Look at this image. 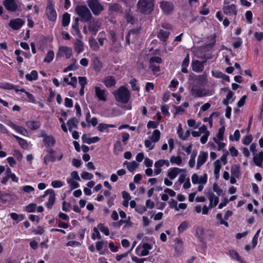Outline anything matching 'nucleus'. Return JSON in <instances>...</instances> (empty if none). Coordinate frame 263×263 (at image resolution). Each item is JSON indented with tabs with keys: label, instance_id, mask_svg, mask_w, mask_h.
I'll return each mask as SVG.
<instances>
[{
	"label": "nucleus",
	"instance_id": "nucleus-1",
	"mask_svg": "<svg viewBox=\"0 0 263 263\" xmlns=\"http://www.w3.org/2000/svg\"><path fill=\"white\" fill-rule=\"evenodd\" d=\"M75 12L79 15L81 21L86 23L92 18V16L88 8L84 5H78L75 8Z\"/></svg>",
	"mask_w": 263,
	"mask_h": 263
},
{
	"label": "nucleus",
	"instance_id": "nucleus-2",
	"mask_svg": "<svg viewBox=\"0 0 263 263\" xmlns=\"http://www.w3.org/2000/svg\"><path fill=\"white\" fill-rule=\"evenodd\" d=\"M114 95L116 101L122 103H127L130 97L129 90L123 86L115 91Z\"/></svg>",
	"mask_w": 263,
	"mask_h": 263
},
{
	"label": "nucleus",
	"instance_id": "nucleus-3",
	"mask_svg": "<svg viewBox=\"0 0 263 263\" xmlns=\"http://www.w3.org/2000/svg\"><path fill=\"white\" fill-rule=\"evenodd\" d=\"M137 6L139 12L149 13L153 9L154 0H139Z\"/></svg>",
	"mask_w": 263,
	"mask_h": 263
},
{
	"label": "nucleus",
	"instance_id": "nucleus-4",
	"mask_svg": "<svg viewBox=\"0 0 263 263\" xmlns=\"http://www.w3.org/2000/svg\"><path fill=\"white\" fill-rule=\"evenodd\" d=\"M87 3L92 12L95 15H99L104 10L103 6L97 0H87Z\"/></svg>",
	"mask_w": 263,
	"mask_h": 263
},
{
	"label": "nucleus",
	"instance_id": "nucleus-5",
	"mask_svg": "<svg viewBox=\"0 0 263 263\" xmlns=\"http://www.w3.org/2000/svg\"><path fill=\"white\" fill-rule=\"evenodd\" d=\"M223 13L227 15L230 19H235L236 18L237 11L236 6L234 4H229L224 2L223 7Z\"/></svg>",
	"mask_w": 263,
	"mask_h": 263
},
{
	"label": "nucleus",
	"instance_id": "nucleus-6",
	"mask_svg": "<svg viewBox=\"0 0 263 263\" xmlns=\"http://www.w3.org/2000/svg\"><path fill=\"white\" fill-rule=\"evenodd\" d=\"M101 25V23L98 19L92 17V18L88 22L87 27L89 31L92 35H96Z\"/></svg>",
	"mask_w": 263,
	"mask_h": 263
},
{
	"label": "nucleus",
	"instance_id": "nucleus-7",
	"mask_svg": "<svg viewBox=\"0 0 263 263\" xmlns=\"http://www.w3.org/2000/svg\"><path fill=\"white\" fill-rule=\"evenodd\" d=\"M191 95L194 97H202L206 96H211L213 93L206 89L194 86L192 88Z\"/></svg>",
	"mask_w": 263,
	"mask_h": 263
},
{
	"label": "nucleus",
	"instance_id": "nucleus-8",
	"mask_svg": "<svg viewBox=\"0 0 263 263\" xmlns=\"http://www.w3.org/2000/svg\"><path fill=\"white\" fill-rule=\"evenodd\" d=\"M72 49L71 47L66 46H60L57 57L59 58L65 57L67 59H70L72 55Z\"/></svg>",
	"mask_w": 263,
	"mask_h": 263
},
{
	"label": "nucleus",
	"instance_id": "nucleus-9",
	"mask_svg": "<svg viewBox=\"0 0 263 263\" xmlns=\"http://www.w3.org/2000/svg\"><path fill=\"white\" fill-rule=\"evenodd\" d=\"M49 195L48 202L46 203V206L49 209H51L55 201V194L53 190L51 189L47 190L45 192L43 195L40 196L41 201H43V198Z\"/></svg>",
	"mask_w": 263,
	"mask_h": 263
},
{
	"label": "nucleus",
	"instance_id": "nucleus-10",
	"mask_svg": "<svg viewBox=\"0 0 263 263\" xmlns=\"http://www.w3.org/2000/svg\"><path fill=\"white\" fill-rule=\"evenodd\" d=\"M46 14L48 18L52 22H55L57 20V12L54 8V6L50 1H48L46 10Z\"/></svg>",
	"mask_w": 263,
	"mask_h": 263
},
{
	"label": "nucleus",
	"instance_id": "nucleus-11",
	"mask_svg": "<svg viewBox=\"0 0 263 263\" xmlns=\"http://www.w3.org/2000/svg\"><path fill=\"white\" fill-rule=\"evenodd\" d=\"M162 59L158 57H154L149 60V68L154 72L160 71L159 64L161 63Z\"/></svg>",
	"mask_w": 263,
	"mask_h": 263
},
{
	"label": "nucleus",
	"instance_id": "nucleus-12",
	"mask_svg": "<svg viewBox=\"0 0 263 263\" xmlns=\"http://www.w3.org/2000/svg\"><path fill=\"white\" fill-rule=\"evenodd\" d=\"M192 182L194 184H206L208 180V176L206 174H204L202 176H198L196 173H194L191 177Z\"/></svg>",
	"mask_w": 263,
	"mask_h": 263
},
{
	"label": "nucleus",
	"instance_id": "nucleus-13",
	"mask_svg": "<svg viewBox=\"0 0 263 263\" xmlns=\"http://www.w3.org/2000/svg\"><path fill=\"white\" fill-rule=\"evenodd\" d=\"M170 164V161L168 160L159 159L156 161L154 164V167L155 168L154 170L155 174L157 175L160 174L162 171L161 167L164 165L168 167Z\"/></svg>",
	"mask_w": 263,
	"mask_h": 263
},
{
	"label": "nucleus",
	"instance_id": "nucleus-14",
	"mask_svg": "<svg viewBox=\"0 0 263 263\" xmlns=\"http://www.w3.org/2000/svg\"><path fill=\"white\" fill-rule=\"evenodd\" d=\"M95 92L99 101L105 102L107 100L108 93L106 89H101L99 87L96 86L95 88Z\"/></svg>",
	"mask_w": 263,
	"mask_h": 263
},
{
	"label": "nucleus",
	"instance_id": "nucleus-15",
	"mask_svg": "<svg viewBox=\"0 0 263 263\" xmlns=\"http://www.w3.org/2000/svg\"><path fill=\"white\" fill-rule=\"evenodd\" d=\"M208 157V153L203 151H201L197 157L196 169L199 170L200 167L205 163Z\"/></svg>",
	"mask_w": 263,
	"mask_h": 263
},
{
	"label": "nucleus",
	"instance_id": "nucleus-16",
	"mask_svg": "<svg viewBox=\"0 0 263 263\" xmlns=\"http://www.w3.org/2000/svg\"><path fill=\"white\" fill-rule=\"evenodd\" d=\"M185 170L178 167L170 168L168 171L167 176L170 180L174 179L181 172H185Z\"/></svg>",
	"mask_w": 263,
	"mask_h": 263
},
{
	"label": "nucleus",
	"instance_id": "nucleus-17",
	"mask_svg": "<svg viewBox=\"0 0 263 263\" xmlns=\"http://www.w3.org/2000/svg\"><path fill=\"white\" fill-rule=\"evenodd\" d=\"M206 61L200 62L198 60H193L192 62V67L193 71L197 72H201L204 68V65Z\"/></svg>",
	"mask_w": 263,
	"mask_h": 263
},
{
	"label": "nucleus",
	"instance_id": "nucleus-18",
	"mask_svg": "<svg viewBox=\"0 0 263 263\" xmlns=\"http://www.w3.org/2000/svg\"><path fill=\"white\" fill-rule=\"evenodd\" d=\"M24 24V22L21 18H15L11 20L9 23V26L13 30H18Z\"/></svg>",
	"mask_w": 263,
	"mask_h": 263
},
{
	"label": "nucleus",
	"instance_id": "nucleus-19",
	"mask_svg": "<svg viewBox=\"0 0 263 263\" xmlns=\"http://www.w3.org/2000/svg\"><path fill=\"white\" fill-rule=\"evenodd\" d=\"M208 197L210 201L209 208L211 209L215 207L219 202L218 197L212 192L208 193Z\"/></svg>",
	"mask_w": 263,
	"mask_h": 263
},
{
	"label": "nucleus",
	"instance_id": "nucleus-20",
	"mask_svg": "<svg viewBox=\"0 0 263 263\" xmlns=\"http://www.w3.org/2000/svg\"><path fill=\"white\" fill-rule=\"evenodd\" d=\"M4 5L8 11L14 12L17 9V5L15 0H5Z\"/></svg>",
	"mask_w": 263,
	"mask_h": 263
},
{
	"label": "nucleus",
	"instance_id": "nucleus-21",
	"mask_svg": "<svg viewBox=\"0 0 263 263\" xmlns=\"http://www.w3.org/2000/svg\"><path fill=\"white\" fill-rule=\"evenodd\" d=\"M43 137H44L43 142L46 147H49L54 145L55 140L52 136L45 134Z\"/></svg>",
	"mask_w": 263,
	"mask_h": 263
},
{
	"label": "nucleus",
	"instance_id": "nucleus-22",
	"mask_svg": "<svg viewBox=\"0 0 263 263\" xmlns=\"http://www.w3.org/2000/svg\"><path fill=\"white\" fill-rule=\"evenodd\" d=\"M160 7L162 8L163 11L168 14L173 11L174 8L173 5L168 2L163 1L160 3Z\"/></svg>",
	"mask_w": 263,
	"mask_h": 263
},
{
	"label": "nucleus",
	"instance_id": "nucleus-23",
	"mask_svg": "<svg viewBox=\"0 0 263 263\" xmlns=\"http://www.w3.org/2000/svg\"><path fill=\"white\" fill-rule=\"evenodd\" d=\"M174 248L175 252L177 255H179L182 252L183 243L182 240L178 238H176L174 239Z\"/></svg>",
	"mask_w": 263,
	"mask_h": 263
},
{
	"label": "nucleus",
	"instance_id": "nucleus-24",
	"mask_svg": "<svg viewBox=\"0 0 263 263\" xmlns=\"http://www.w3.org/2000/svg\"><path fill=\"white\" fill-rule=\"evenodd\" d=\"M103 82L106 87L115 86L116 84L115 78L110 76L105 77Z\"/></svg>",
	"mask_w": 263,
	"mask_h": 263
},
{
	"label": "nucleus",
	"instance_id": "nucleus-25",
	"mask_svg": "<svg viewBox=\"0 0 263 263\" xmlns=\"http://www.w3.org/2000/svg\"><path fill=\"white\" fill-rule=\"evenodd\" d=\"M253 161L256 165L261 167L263 161V152H260L255 154L253 157Z\"/></svg>",
	"mask_w": 263,
	"mask_h": 263
},
{
	"label": "nucleus",
	"instance_id": "nucleus-26",
	"mask_svg": "<svg viewBox=\"0 0 263 263\" xmlns=\"http://www.w3.org/2000/svg\"><path fill=\"white\" fill-rule=\"evenodd\" d=\"M231 177L239 178L241 176L240 167L238 165H233L231 167Z\"/></svg>",
	"mask_w": 263,
	"mask_h": 263
},
{
	"label": "nucleus",
	"instance_id": "nucleus-27",
	"mask_svg": "<svg viewBox=\"0 0 263 263\" xmlns=\"http://www.w3.org/2000/svg\"><path fill=\"white\" fill-rule=\"evenodd\" d=\"M74 48L75 51L78 53H80L84 50V43L80 40H77L74 44Z\"/></svg>",
	"mask_w": 263,
	"mask_h": 263
},
{
	"label": "nucleus",
	"instance_id": "nucleus-28",
	"mask_svg": "<svg viewBox=\"0 0 263 263\" xmlns=\"http://www.w3.org/2000/svg\"><path fill=\"white\" fill-rule=\"evenodd\" d=\"M143 250L141 251L140 254L138 255L141 256H146L149 254V250L152 248V246L148 243H144L142 245Z\"/></svg>",
	"mask_w": 263,
	"mask_h": 263
},
{
	"label": "nucleus",
	"instance_id": "nucleus-29",
	"mask_svg": "<svg viewBox=\"0 0 263 263\" xmlns=\"http://www.w3.org/2000/svg\"><path fill=\"white\" fill-rule=\"evenodd\" d=\"M190 63V58L189 54H187L185 58L184 59L182 63V68L181 71L183 73H187L188 72V70L187 69V67H188Z\"/></svg>",
	"mask_w": 263,
	"mask_h": 263
},
{
	"label": "nucleus",
	"instance_id": "nucleus-30",
	"mask_svg": "<svg viewBox=\"0 0 263 263\" xmlns=\"http://www.w3.org/2000/svg\"><path fill=\"white\" fill-rule=\"evenodd\" d=\"M82 139L84 142L90 144L98 142L100 140V138L98 137H93L92 138H88L86 136L83 135L82 137Z\"/></svg>",
	"mask_w": 263,
	"mask_h": 263
},
{
	"label": "nucleus",
	"instance_id": "nucleus-31",
	"mask_svg": "<svg viewBox=\"0 0 263 263\" xmlns=\"http://www.w3.org/2000/svg\"><path fill=\"white\" fill-rule=\"evenodd\" d=\"M195 236L201 241H203L205 239L204 231L201 227H197L196 229Z\"/></svg>",
	"mask_w": 263,
	"mask_h": 263
},
{
	"label": "nucleus",
	"instance_id": "nucleus-32",
	"mask_svg": "<svg viewBox=\"0 0 263 263\" xmlns=\"http://www.w3.org/2000/svg\"><path fill=\"white\" fill-rule=\"evenodd\" d=\"M78 121L77 120L76 118H72L68 120L67 122V124L69 128V130L72 132L73 128H77V123Z\"/></svg>",
	"mask_w": 263,
	"mask_h": 263
},
{
	"label": "nucleus",
	"instance_id": "nucleus-33",
	"mask_svg": "<svg viewBox=\"0 0 263 263\" xmlns=\"http://www.w3.org/2000/svg\"><path fill=\"white\" fill-rule=\"evenodd\" d=\"M170 33L168 31L161 30L157 34V37L161 41L165 42L168 38Z\"/></svg>",
	"mask_w": 263,
	"mask_h": 263
},
{
	"label": "nucleus",
	"instance_id": "nucleus-34",
	"mask_svg": "<svg viewBox=\"0 0 263 263\" xmlns=\"http://www.w3.org/2000/svg\"><path fill=\"white\" fill-rule=\"evenodd\" d=\"M26 79L29 81L36 80L38 78V73L36 70H32L30 73L26 74Z\"/></svg>",
	"mask_w": 263,
	"mask_h": 263
},
{
	"label": "nucleus",
	"instance_id": "nucleus-35",
	"mask_svg": "<svg viewBox=\"0 0 263 263\" xmlns=\"http://www.w3.org/2000/svg\"><path fill=\"white\" fill-rule=\"evenodd\" d=\"M170 162L172 164H176L179 166L182 165V160L180 156H172L170 158Z\"/></svg>",
	"mask_w": 263,
	"mask_h": 263
},
{
	"label": "nucleus",
	"instance_id": "nucleus-36",
	"mask_svg": "<svg viewBox=\"0 0 263 263\" xmlns=\"http://www.w3.org/2000/svg\"><path fill=\"white\" fill-rule=\"evenodd\" d=\"M13 136L17 140L18 144L23 148H27L28 145L26 140L14 135H13Z\"/></svg>",
	"mask_w": 263,
	"mask_h": 263
},
{
	"label": "nucleus",
	"instance_id": "nucleus-37",
	"mask_svg": "<svg viewBox=\"0 0 263 263\" xmlns=\"http://www.w3.org/2000/svg\"><path fill=\"white\" fill-rule=\"evenodd\" d=\"M160 132L158 129L154 130L151 137V140L154 143L157 142L160 139Z\"/></svg>",
	"mask_w": 263,
	"mask_h": 263
},
{
	"label": "nucleus",
	"instance_id": "nucleus-38",
	"mask_svg": "<svg viewBox=\"0 0 263 263\" xmlns=\"http://www.w3.org/2000/svg\"><path fill=\"white\" fill-rule=\"evenodd\" d=\"M28 127L31 130L38 129L40 127L39 122L34 121H29L27 122Z\"/></svg>",
	"mask_w": 263,
	"mask_h": 263
},
{
	"label": "nucleus",
	"instance_id": "nucleus-39",
	"mask_svg": "<svg viewBox=\"0 0 263 263\" xmlns=\"http://www.w3.org/2000/svg\"><path fill=\"white\" fill-rule=\"evenodd\" d=\"M214 174L216 178H218L219 174L221 168V164L220 163V160H217L214 163Z\"/></svg>",
	"mask_w": 263,
	"mask_h": 263
},
{
	"label": "nucleus",
	"instance_id": "nucleus-40",
	"mask_svg": "<svg viewBox=\"0 0 263 263\" xmlns=\"http://www.w3.org/2000/svg\"><path fill=\"white\" fill-rule=\"evenodd\" d=\"M54 56V53L52 50L48 51L44 60V62L46 63L51 62L53 60Z\"/></svg>",
	"mask_w": 263,
	"mask_h": 263
},
{
	"label": "nucleus",
	"instance_id": "nucleus-41",
	"mask_svg": "<svg viewBox=\"0 0 263 263\" xmlns=\"http://www.w3.org/2000/svg\"><path fill=\"white\" fill-rule=\"evenodd\" d=\"M70 21V15L68 13H65L63 14L62 17V25L63 26H67L69 25Z\"/></svg>",
	"mask_w": 263,
	"mask_h": 263
},
{
	"label": "nucleus",
	"instance_id": "nucleus-42",
	"mask_svg": "<svg viewBox=\"0 0 263 263\" xmlns=\"http://www.w3.org/2000/svg\"><path fill=\"white\" fill-rule=\"evenodd\" d=\"M189 227V223L186 221H183L178 227L179 233H182Z\"/></svg>",
	"mask_w": 263,
	"mask_h": 263
},
{
	"label": "nucleus",
	"instance_id": "nucleus-43",
	"mask_svg": "<svg viewBox=\"0 0 263 263\" xmlns=\"http://www.w3.org/2000/svg\"><path fill=\"white\" fill-rule=\"evenodd\" d=\"M89 43L90 47L93 50H97L99 49V45L98 43L93 37H90L89 40Z\"/></svg>",
	"mask_w": 263,
	"mask_h": 263
},
{
	"label": "nucleus",
	"instance_id": "nucleus-44",
	"mask_svg": "<svg viewBox=\"0 0 263 263\" xmlns=\"http://www.w3.org/2000/svg\"><path fill=\"white\" fill-rule=\"evenodd\" d=\"M213 140L218 145V151L223 150V151H224V150H223V149L224 147L226 144L222 142V140H218L216 137L213 138Z\"/></svg>",
	"mask_w": 263,
	"mask_h": 263
},
{
	"label": "nucleus",
	"instance_id": "nucleus-45",
	"mask_svg": "<svg viewBox=\"0 0 263 263\" xmlns=\"http://www.w3.org/2000/svg\"><path fill=\"white\" fill-rule=\"evenodd\" d=\"M138 165L139 164L138 163H137L135 161H133L132 162H130V163L128 164L127 168L129 172H133L136 170V169L138 167Z\"/></svg>",
	"mask_w": 263,
	"mask_h": 263
},
{
	"label": "nucleus",
	"instance_id": "nucleus-46",
	"mask_svg": "<svg viewBox=\"0 0 263 263\" xmlns=\"http://www.w3.org/2000/svg\"><path fill=\"white\" fill-rule=\"evenodd\" d=\"M114 152L115 154H118L119 152L122 151V144L120 141H117L114 144Z\"/></svg>",
	"mask_w": 263,
	"mask_h": 263
},
{
	"label": "nucleus",
	"instance_id": "nucleus-47",
	"mask_svg": "<svg viewBox=\"0 0 263 263\" xmlns=\"http://www.w3.org/2000/svg\"><path fill=\"white\" fill-rule=\"evenodd\" d=\"M98 228L106 236H108L109 235V230L108 228L106 227H105L103 224H99L98 225Z\"/></svg>",
	"mask_w": 263,
	"mask_h": 263
},
{
	"label": "nucleus",
	"instance_id": "nucleus-48",
	"mask_svg": "<svg viewBox=\"0 0 263 263\" xmlns=\"http://www.w3.org/2000/svg\"><path fill=\"white\" fill-rule=\"evenodd\" d=\"M16 92L21 91V92H24L26 95L28 99L31 102H32L33 103H34L35 102V99L34 97L33 96V95L31 94L30 93L26 91L25 89H18V90H16Z\"/></svg>",
	"mask_w": 263,
	"mask_h": 263
},
{
	"label": "nucleus",
	"instance_id": "nucleus-49",
	"mask_svg": "<svg viewBox=\"0 0 263 263\" xmlns=\"http://www.w3.org/2000/svg\"><path fill=\"white\" fill-rule=\"evenodd\" d=\"M67 183L69 184V185L71 187L72 189H74L79 187V184L75 181L74 179L72 178H67Z\"/></svg>",
	"mask_w": 263,
	"mask_h": 263
},
{
	"label": "nucleus",
	"instance_id": "nucleus-50",
	"mask_svg": "<svg viewBox=\"0 0 263 263\" xmlns=\"http://www.w3.org/2000/svg\"><path fill=\"white\" fill-rule=\"evenodd\" d=\"M11 218L14 220L18 221H22L24 219V216L23 215H18L15 213H12L10 214Z\"/></svg>",
	"mask_w": 263,
	"mask_h": 263
},
{
	"label": "nucleus",
	"instance_id": "nucleus-51",
	"mask_svg": "<svg viewBox=\"0 0 263 263\" xmlns=\"http://www.w3.org/2000/svg\"><path fill=\"white\" fill-rule=\"evenodd\" d=\"M213 190L214 192L216 193L217 195L221 196L223 193V191L218 186L217 183H214L213 185Z\"/></svg>",
	"mask_w": 263,
	"mask_h": 263
},
{
	"label": "nucleus",
	"instance_id": "nucleus-52",
	"mask_svg": "<svg viewBox=\"0 0 263 263\" xmlns=\"http://www.w3.org/2000/svg\"><path fill=\"white\" fill-rule=\"evenodd\" d=\"M110 9L118 12H122V8L121 5L118 4H114L110 7Z\"/></svg>",
	"mask_w": 263,
	"mask_h": 263
},
{
	"label": "nucleus",
	"instance_id": "nucleus-53",
	"mask_svg": "<svg viewBox=\"0 0 263 263\" xmlns=\"http://www.w3.org/2000/svg\"><path fill=\"white\" fill-rule=\"evenodd\" d=\"M196 156V154L194 153H193L190 156V159L189 161V165L190 167H191L192 168L194 167L195 165Z\"/></svg>",
	"mask_w": 263,
	"mask_h": 263
},
{
	"label": "nucleus",
	"instance_id": "nucleus-54",
	"mask_svg": "<svg viewBox=\"0 0 263 263\" xmlns=\"http://www.w3.org/2000/svg\"><path fill=\"white\" fill-rule=\"evenodd\" d=\"M81 177L84 180H90L93 178V176L91 173L87 172H84L81 174Z\"/></svg>",
	"mask_w": 263,
	"mask_h": 263
},
{
	"label": "nucleus",
	"instance_id": "nucleus-55",
	"mask_svg": "<svg viewBox=\"0 0 263 263\" xmlns=\"http://www.w3.org/2000/svg\"><path fill=\"white\" fill-rule=\"evenodd\" d=\"M240 136V135L239 130L236 129L234 132L233 137L232 135H230L229 138L231 140L237 141L239 140Z\"/></svg>",
	"mask_w": 263,
	"mask_h": 263
},
{
	"label": "nucleus",
	"instance_id": "nucleus-56",
	"mask_svg": "<svg viewBox=\"0 0 263 263\" xmlns=\"http://www.w3.org/2000/svg\"><path fill=\"white\" fill-rule=\"evenodd\" d=\"M98 228L96 227H94L93 229V233L92 234V239L95 240L96 238L101 239V236L100 234L98 231Z\"/></svg>",
	"mask_w": 263,
	"mask_h": 263
},
{
	"label": "nucleus",
	"instance_id": "nucleus-57",
	"mask_svg": "<svg viewBox=\"0 0 263 263\" xmlns=\"http://www.w3.org/2000/svg\"><path fill=\"white\" fill-rule=\"evenodd\" d=\"M44 162L45 164H47L49 162H53L55 161V158L52 154H49L44 158Z\"/></svg>",
	"mask_w": 263,
	"mask_h": 263
},
{
	"label": "nucleus",
	"instance_id": "nucleus-58",
	"mask_svg": "<svg viewBox=\"0 0 263 263\" xmlns=\"http://www.w3.org/2000/svg\"><path fill=\"white\" fill-rule=\"evenodd\" d=\"M15 130L23 136H27L28 132L27 130L22 126H16Z\"/></svg>",
	"mask_w": 263,
	"mask_h": 263
},
{
	"label": "nucleus",
	"instance_id": "nucleus-59",
	"mask_svg": "<svg viewBox=\"0 0 263 263\" xmlns=\"http://www.w3.org/2000/svg\"><path fill=\"white\" fill-rule=\"evenodd\" d=\"M229 254L233 259L237 261H240V257L239 256L238 253L236 251L234 250H231L229 252Z\"/></svg>",
	"mask_w": 263,
	"mask_h": 263
},
{
	"label": "nucleus",
	"instance_id": "nucleus-60",
	"mask_svg": "<svg viewBox=\"0 0 263 263\" xmlns=\"http://www.w3.org/2000/svg\"><path fill=\"white\" fill-rule=\"evenodd\" d=\"M64 183L60 180H54L51 182V185L54 188H60L63 186Z\"/></svg>",
	"mask_w": 263,
	"mask_h": 263
},
{
	"label": "nucleus",
	"instance_id": "nucleus-61",
	"mask_svg": "<svg viewBox=\"0 0 263 263\" xmlns=\"http://www.w3.org/2000/svg\"><path fill=\"white\" fill-rule=\"evenodd\" d=\"M233 96V93L230 90L229 91L227 95L226 99L223 101V103L225 105H228L229 104L230 100L232 98Z\"/></svg>",
	"mask_w": 263,
	"mask_h": 263
},
{
	"label": "nucleus",
	"instance_id": "nucleus-62",
	"mask_svg": "<svg viewBox=\"0 0 263 263\" xmlns=\"http://www.w3.org/2000/svg\"><path fill=\"white\" fill-rule=\"evenodd\" d=\"M252 141L251 135L246 136L242 139V142L245 145H249Z\"/></svg>",
	"mask_w": 263,
	"mask_h": 263
},
{
	"label": "nucleus",
	"instance_id": "nucleus-63",
	"mask_svg": "<svg viewBox=\"0 0 263 263\" xmlns=\"http://www.w3.org/2000/svg\"><path fill=\"white\" fill-rule=\"evenodd\" d=\"M224 132V128L222 127L219 129L218 132L217 134V137H216L217 139L220 140H223V136Z\"/></svg>",
	"mask_w": 263,
	"mask_h": 263
},
{
	"label": "nucleus",
	"instance_id": "nucleus-64",
	"mask_svg": "<svg viewBox=\"0 0 263 263\" xmlns=\"http://www.w3.org/2000/svg\"><path fill=\"white\" fill-rule=\"evenodd\" d=\"M187 124L190 127H194L195 128L199 127L200 125V123H197L196 124L195 120L194 119H189L187 121Z\"/></svg>",
	"mask_w": 263,
	"mask_h": 263
}]
</instances>
